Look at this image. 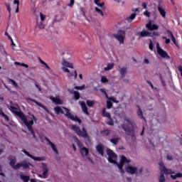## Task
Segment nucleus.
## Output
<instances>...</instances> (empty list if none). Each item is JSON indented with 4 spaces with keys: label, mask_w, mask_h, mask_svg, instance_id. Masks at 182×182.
<instances>
[{
    "label": "nucleus",
    "mask_w": 182,
    "mask_h": 182,
    "mask_svg": "<svg viewBox=\"0 0 182 182\" xmlns=\"http://www.w3.org/2000/svg\"><path fill=\"white\" fill-rule=\"evenodd\" d=\"M80 105L82 107V112L85 114H89V112L87 111V107L86 106V103L83 101L80 102Z\"/></svg>",
    "instance_id": "4be33fe9"
},
{
    "label": "nucleus",
    "mask_w": 182,
    "mask_h": 182,
    "mask_svg": "<svg viewBox=\"0 0 182 182\" xmlns=\"http://www.w3.org/2000/svg\"><path fill=\"white\" fill-rule=\"evenodd\" d=\"M55 112L57 113V114H59L60 113H63V114H65L68 119H70V120H73V122H77V123L81 124L82 120L79 119L77 117L73 116L70 112L69 109L65 107H57L54 108Z\"/></svg>",
    "instance_id": "7ed1b4c3"
},
{
    "label": "nucleus",
    "mask_w": 182,
    "mask_h": 182,
    "mask_svg": "<svg viewBox=\"0 0 182 182\" xmlns=\"http://www.w3.org/2000/svg\"><path fill=\"white\" fill-rule=\"evenodd\" d=\"M120 140V138H114V139H111L109 140V141L111 143H112V144H117V143H119V141Z\"/></svg>",
    "instance_id": "4c0bfd02"
},
{
    "label": "nucleus",
    "mask_w": 182,
    "mask_h": 182,
    "mask_svg": "<svg viewBox=\"0 0 182 182\" xmlns=\"http://www.w3.org/2000/svg\"><path fill=\"white\" fill-rule=\"evenodd\" d=\"M70 93H73L74 95V99H75V100H79V99H80V94L79 93V92L77 91H70Z\"/></svg>",
    "instance_id": "c85d7f7f"
},
{
    "label": "nucleus",
    "mask_w": 182,
    "mask_h": 182,
    "mask_svg": "<svg viewBox=\"0 0 182 182\" xmlns=\"http://www.w3.org/2000/svg\"><path fill=\"white\" fill-rule=\"evenodd\" d=\"M144 171L143 168H140L139 170L136 171V174H142Z\"/></svg>",
    "instance_id": "603ef678"
},
{
    "label": "nucleus",
    "mask_w": 182,
    "mask_h": 182,
    "mask_svg": "<svg viewBox=\"0 0 182 182\" xmlns=\"http://www.w3.org/2000/svg\"><path fill=\"white\" fill-rule=\"evenodd\" d=\"M107 124H109V126H114V123L113 122L112 120H110V121L107 122Z\"/></svg>",
    "instance_id": "052dcab7"
},
{
    "label": "nucleus",
    "mask_w": 182,
    "mask_h": 182,
    "mask_svg": "<svg viewBox=\"0 0 182 182\" xmlns=\"http://www.w3.org/2000/svg\"><path fill=\"white\" fill-rule=\"evenodd\" d=\"M9 82H11V83L13 85V86H15V87H18V84L16 83V82H15V80L9 78L8 79Z\"/></svg>",
    "instance_id": "a18cd8bd"
},
{
    "label": "nucleus",
    "mask_w": 182,
    "mask_h": 182,
    "mask_svg": "<svg viewBox=\"0 0 182 182\" xmlns=\"http://www.w3.org/2000/svg\"><path fill=\"white\" fill-rule=\"evenodd\" d=\"M95 11L98 14V15H100V16H105V14L103 13V11H105V8L103 7H95Z\"/></svg>",
    "instance_id": "412c9836"
},
{
    "label": "nucleus",
    "mask_w": 182,
    "mask_h": 182,
    "mask_svg": "<svg viewBox=\"0 0 182 182\" xmlns=\"http://www.w3.org/2000/svg\"><path fill=\"white\" fill-rule=\"evenodd\" d=\"M144 15L145 16H147V18H150L151 13L149 12V11H146L145 12H144Z\"/></svg>",
    "instance_id": "864d4df0"
},
{
    "label": "nucleus",
    "mask_w": 182,
    "mask_h": 182,
    "mask_svg": "<svg viewBox=\"0 0 182 182\" xmlns=\"http://www.w3.org/2000/svg\"><path fill=\"white\" fill-rule=\"evenodd\" d=\"M30 164H29L26 161H23L21 163H19V168H21V167H22V168H29Z\"/></svg>",
    "instance_id": "5701e85b"
},
{
    "label": "nucleus",
    "mask_w": 182,
    "mask_h": 182,
    "mask_svg": "<svg viewBox=\"0 0 182 182\" xmlns=\"http://www.w3.org/2000/svg\"><path fill=\"white\" fill-rule=\"evenodd\" d=\"M152 33V36H153V35L154 36H159V35H160V33H159L158 31H154L153 33Z\"/></svg>",
    "instance_id": "13d9d810"
},
{
    "label": "nucleus",
    "mask_w": 182,
    "mask_h": 182,
    "mask_svg": "<svg viewBox=\"0 0 182 182\" xmlns=\"http://www.w3.org/2000/svg\"><path fill=\"white\" fill-rule=\"evenodd\" d=\"M87 105L89 107H93L95 101L87 100Z\"/></svg>",
    "instance_id": "37998d69"
},
{
    "label": "nucleus",
    "mask_w": 182,
    "mask_h": 182,
    "mask_svg": "<svg viewBox=\"0 0 182 182\" xmlns=\"http://www.w3.org/2000/svg\"><path fill=\"white\" fill-rule=\"evenodd\" d=\"M6 6L9 12L11 13V5L6 4Z\"/></svg>",
    "instance_id": "680f3d73"
},
{
    "label": "nucleus",
    "mask_w": 182,
    "mask_h": 182,
    "mask_svg": "<svg viewBox=\"0 0 182 182\" xmlns=\"http://www.w3.org/2000/svg\"><path fill=\"white\" fill-rule=\"evenodd\" d=\"M153 48H154V44H153V41H151L149 44L150 50H153Z\"/></svg>",
    "instance_id": "6e6d98bb"
},
{
    "label": "nucleus",
    "mask_w": 182,
    "mask_h": 182,
    "mask_svg": "<svg viewBox=\"0 0 182 182\" xmlns=\"http://www.w3.org/2000/svg\"><path fill=\"white\" fill-rule=\"evenodd\" d=\"M31 121H26L25 122H23V124H25V126H26L28 130H29V132L31 133L33 137H34V139L36 137V136L35 135V132H33V129L32 128V126H33V121L36 122V120H38V119H36V117H35L34 115H31Z\"/></svg>",
    "instance_id": "6e6552de"
},
{
    "label": "nucleus",
    "mask_w": 182,
    "mask_h": 182,
    "mask_svg": "<svg viewBox=\"0 0 182 182\" xmlns=\"http://www.w3.org/2000/svg\"><path fill=\"white\" fill-rule=\"evenodd\" d=\"M102 116H104V117H107L108 119H110L111 117L110 113L106 112V108H104L102 110Z\"/></svg>",
    "instance_id": "f704fd0d"
},
{
    "label": "nucleus",
    "mask_w": 182,
    "mask_h": 182,
    "mask_svg": "<svg viewBox=\"0 0 182 182\" xmlns=\"http://www.w3.org/2000/svg\"><path fill=\"white\" fill-rule=\"evenodd\" d=\"M113 104L110 101H107V109H112Z\"/></svg>",
    "instance_id": "09e8293b"
},
{
    "label": "nucleus",
    "mask_w": 182,
    "mask_h": 182,
    "mask_svg": "<svg viewBox=\"0 0 182 182\" xmlns=\"http://www.w3.org/2000/svg\"><path fill=\"white\" fill-rule=\"evenodd\" d=\"M40 18H41V22H43V21H45V19H46V16H45L42 13H40Z\"/></svg>",
    "instance_id": "8fccbe9b"
},
{
    "label": "nucleus",
    "mask_w": 182,
    "mask_h": 182,
    "mask_svg": "<svg viewBox=\"0 0 182 182\" xmlns=\"http://www.w3.org/2000/svg\"><path fill=\"white\" fill-rule=\"evenodd\" d=\"M50 100L53 102V103H55L56 105H63V101L59 98V97H50Z\"/></svg>",
    "instance_id": "6ab92c4d"
},
{
    "label": "nucleus",
    "mask_w": 182,
    "mask_h": 182,
    "mask_svg": "<svg viewBox=\"0 0 182 182\" xmlns=\"http://www.w3.org/2000/svg\"><path fill=\"white\" fill-rule=\"evenodd\" d=\"M167 160H168L169 161H171V160H173V156H170V155H167L166 156Z\"/></svg>",
    "instance_id": "e2e57ef3"
},
{
    "label": "nucleus",
    "mask_w": 182,
    "mask_h": 182,
    "mask_svg": "<svg viewBox=\"0 0 182 182\" xmlns=\"http://www.w3.org/2000/svg\"><path fill=\"white\" fill-rule=\"evenodd\" d=\"M156 49H157V52H158L159 55H160V56H161V58L170 59V56L168 55V54H167V52L164 51V50H163V49H161V48H160V43H156Z\"/></svg>",
    "instance_id": "9b49d317"
},
{
    "label": "nucleus",
    "mask_w": 182,
    "mask_h": 182,
    "mask_svg": "<svg viewBox=\"0 0 182 182\" xmlns=\"http://www.w3.org/2000/svg\"><path fill=\"white\" fill-rule=\"evenodd\" d=\"M22 152L26 154V156H28V157H30V159H32L35 161H45V160H46V157L45 156H33V155L29 154V152L26 151V149H22Z\"/></svg>",
    "instance_id": "1a4fd4ad"
},
{
    "label": "nucleus",
    "mask_w": 182,
    "mask_h": 182,
    "mask_svg": "<svg viewBox=\"0 0 182 182\" xmlns=\"http://www.w3.org/2000/svg\"><path fill=\"white\" fill-rule=\"evenodd\" d=\"M85 85H82V86H75V89H76V90H85Z\"/></svg>",
    "instance_id": "de8ad7c7"
},
{
    "label": "nucleus",
    "mask_w": 182,
    "mask_h": 182,
    "mask_svg": "<svg viewBox=\"0 0 182 182\" xmlns=\"http://www.w3.org/2000/svg\"><path fill=\"white\" fill-rule=\"evenodd\" d=\"M41 178H48L46 176H45L43 173L42 174H38V175Z\"/></svg>",
    "instance_id": "bf43d9fd"
},
{
    "label": "nucleus",
    "mask_w": 182,
    "mask_h": 182,
    "mask_svg": "<svg viewBox=\"0 0 182 182\" xmlns=\"http://www.w3.org/2000/svg\"><path fill=\"white\" fill-rule=\"evenodd\" d=\"M114 38L119 41V43H124V38H126V33L123 31H119L118 33L114 34Z\"/></svg>",
    "instance_id": "9d476101"
},
{
    "label": "nucleus",
    "mask_w": 182,
    "mask_h": 182,
    "mask_svg": "<svg viewBox=\"0 0 182 182\" xmlns=\"http://www.w3.org/2000/svg\"><path fill=\"white\" fill-rule=\"evenodd\" d=\"M94 4H95V5H97L99 8H103V6H105V2L100 3V0H94Z\"/></svg>",
    "instance_id": "2f4dec72"
},
{
    "label": "nucleus",
    "mask_w": 182,
    "mask_h": 182,
    "mask_svg": "<svg viewBox=\"0 0 182 182\" xmlns=\"http://www.w3.org/2000/svg\"><path fill=\"white\" fill-rule=\"evenodd\" d=\"M74 140L75 143H77L78 147H80V153L81 156L83 157H86L87 154H89V149L82 144V142H80V140L77 138V136H74Z\"/></svg>",
    "instance_id": "0eeeda50"
},
{
    "label": "nucleus",
    "mask_w": 182,
    "mask_h": 182,
    "mask_svg": "<svg viewBox=\"0 0 182 182\" xmlns=\"http://www.w3.org/2000/svg\"><path fill=\"white\" fill-rule=\"evenodd\" d=\"M45 140L47 141L49 146H50L52 150L54 151L55 154H59V151H58V149L56 148V145H55L48 137H45Z\"/></svg>",
    "instance_id": "dca6fc26"
},
{
    "label": "nucleus",
    "mask_w": 182,
    "mask_h": 182,
    "mask_svg": "<svg viewBox=\"0 0 182 182\" xmlns=\"http://www.w3.org/2000/svg\"><path fill=\"white\" fill-rule=\"evenodd\" d=\"M36 87L39 90V92H42V88H41V85H38V82L35 83Z\"/></svg>",
    "instance_id": "4d7b16f0"
},
{
    "label": "nucleus",
    "mask_w": 182,
    "mask_h": 182,
    "mask_svg": "<svg viewBox=\"0 0 182 182\" xmlns=\"http://www.w3.org/2000/svg\"><path fill=\"white\" fill-rule=\"evenodd\" d=\"M171 41L173 42L174 45H176V46H177V48H178V43L177 41H176V38L174 37V35H173V33H171Z\"/></svg>",
    "instance_id": "a19ab883"
},
{
    "label": "nucleus",
    "mask_w": 182,
    "mask_h": 182,
    "mask_svg": "<svg viewBox=\"0 0 182 182\" xmlns=\"http://www.w3.org/2000/svg\"><path fill=\"white\" fill-rule=\"evenodd\" d=\"M136 13H133L129 16L126 18V21H127V22H132L136 18Z\"/></svg>",
    "instance_id": "c756f323"
},
{
    "label": "nucleus",
    "mask_w": 182,
    "mask_h": 182,
    "mask_svg": "<svg viewBox=\"0 0 182 182\" xmlns=\"http://www.w3.org/2000/svg\"><path fill=\"white\" fill-rule=\"evenodd\" d=\"M119 72L121 75V77H124V76H126V74L127 73V68H120L119 70Z\"/></svg>",
    "instance_id": "393cba45"
},
{
    "label": "nucleus",
    "mask_w": 182,
    "mask_h": 182,
    "mask_svg": "<svg viewBox=\"0 0 182 182\" xmlns=\"http://www.w3.org/2000/svg\"><path fill=\"white\" fill-rule=\"evenodd\" d=\"M146 28L149 31H157V29H159V26L151 23V21H149V23L146 24Z\"/></svg>",
    "instance_id": "4468645a"
},
{
    "label": "nucleus",
    "mask_w": 182,
    "mask_h": 182,
    "mask_svg": "<svg viewBox=\"0 0 182 182\" xmlns=\"http://www.w3.org/2000/svg\"><path fill=\"white\" fill-rule=\"evenodd\" d=\"M96 150L102 157L105 156V146L102 144L96 146Z\"/></svg>",
    "instance_id": "f3484780"
},
{
    "label": "nucleus",
    "mask_w": 182,
    "mask_h": 182,
    "mask_svg": "<svg viewBox=\"0 0 182 182\" xmlns=\"http://www.w3.org/2000/svg\"><path fill=\"white\" fill-rule=\"evenodd\" d=\"M0 116H2V117H4V119L7 120V122H9V117H8V115L4 113V111H2V108H0Z\"/></svg>",
    "instance_id": "c9c22d12"
},
{
    "label": "nucleus",
    "mask_w": 182,
    "mask_h": 182,
    "mask_svg": "<svg viewBox=\"0 0 182 182\" xmlns=\"http://www.w3.org/2000/svg\"><path fill=\"white\" fill-rule=\"evenodd\" d=\"M100 92H102V93H104V95H106V97H107V93L106 92V91H105L103 89H100Z\"/></svg>",
    "instance_id": "338daca9"
},
{
    "label": "nucleus",
    "mask_w": 182,
    "mask_h": 182,
    "mask_svg": "<svg viewBox=\"0 0 182 182\" xmlns=\"http://www.w3.org/2000/svg\"><path fill=\"white\" fill-rule=\"evenodd\" d=\"M71 130H73L77 136H80V137H83V139H87V140H89L90 137L87 134V131L85 128H82V130L80 129V127H77V125H71L70 126Z\"/></svg>",
    "instance_id": "39448f33"
},
{
    "label": "nucleus",
    "mask_w": 182,
    "mask_h": 182,
    "mask_svg": "<svg viewBox=\"0 0 182 182\" xmlns=\"http://www.w3.org/2000/svg\"><path fill=\"white\" fill-rule=\"evenodd\" d=\"M61 65L63 68H70V69H73V63H69V61L65 59H63Z\"/></svg>",
    "instance_id": "a211bd4d"
},
{
    "label": "nucleus",
    "mask_w": 182,
    "mask_h": 182,
    "mask_svg": "<svg viewBox=\"0 0 182 182\" xmlns=\"http://www.w3.org/2000/svg\"><path fill=\"white\" fill-rule=\"evenodd\" d=\"M11 42L13 50H19V46L15 48L16 46L15 45V43H14V40L12 38H11Z\"/></svg>",
    "instance_id": "e433bc0d"
},
{
    "label": "nucleus",
    "mask_w": 182,
    "mask_h": 182,
    "mask_svg": "<svg viewBox=\"0 0 182 182\" xmlns=\"http://www.w3.org/2000/svg\"><path fill=\"white\" fill-rule=\"evenodd\" d=\"M61 69L63 72H65V73H68V77H72L73 76V74L71 73L70 70L66 67H62Z\"/></svg>",
    "instance_id": "bb28decb"
},
{
    "label": "nucleus",
    "mask_w": 182,
    "mask_h": 182,
    "mask_svg": "<svg viewBox=\"0 0 182 182\" xmlns=\"http://www.w3.org/2000/svg\"><path fill=\"white\" fill-rule=\"evenodd\" d=\"M176 177H177V178H182V173H176Z\"/></svg>",
    "instance_id": "69168bd1"
},
{
    "label": "nucleus",
    "mask_w": 182,
    "mask_h": 182,
    "mask_svg": "<svg viewBox=\"0 0 182 182\" xmlns=\"http://www.w3.org/2000/svg\"><path fill=\"white\" fill-rule=\"evenodd\" d=\"M100 82L102 83H107V82H109V80H107V77H106V76H102L100 79Z\"/></svg>",
    "instance_id": "79ce46f5"
},
{
    "label": "nucleus",
    "mask_w": 182,
    "mask_h": 182,
    "mask_svg": "<svg viewBox=\"0 0 182 182\" xmlns=\"http://www.w3.org/2000/svg\"><path fill=\"white\" fill-rule=\"evenodd\" d=\"M7 107L9 110L12 112V113H14L16 116H18V117H19L23 123H25L28 120L25 114L22 113V112L18 111V108L11 105H8Z\"/></svg>",
    "instance_id": "423d86ee"
},
{
    "label": "nucleus",
    "mask_w": 182,
    "mask_h": 182,
    "mask_svg": "<svg viewBox=\"0 0 182 182\" xmlns=\"http://www.w3.org/2000/svg\"><path fill=\"white\" fill-rule=\"evenodd\" d=\"M14 4H16V14L19 12V0H14Z\"/></svg>",
    "instance_id": "58836bf2"
},
{
    "label": "nucleus",
    "mask_w": 182,
    "mask_h": 182,
    "mask_svg": "<svg viewBox=\"0 0 182 182\" xmlns=\"http://www.w3.org/2000/svg\"><path fill=\"white\" fill-rule=\"evenodd\" d=\"M36 26L38 28V29H45L46 26L43 21H37Z\"/></svg>",
    "instance_id": "7c9ffc66"
},
{
    "label": "nucleus",
    "mask_w": 182,
    "mask_h": 182,
    "mask_svg": "<svg viewBox=\"0 0 182 182\" xmlns=\"http://www.w3.org/2000/svg\"><path fill=\"white\" fill-rule=\"evenodd\" d=\"M121 127L125 133H128L129 136H131V140H132V141L136 140V133H134V130L137 129L136 122L130 119H124L123 123L121 124Z\"/></svg>",
    "instance_id": "f03ea898"
},
{
    "label": "nucleus",
    "mask_w": 182,
    "mask_h": 182,
    "mask_svg": "<svg viewBox=\"0 0 182 182\" xmlns=\"http://www.w3.org/2000/svg\"><path fill=\"white\" fill-rule=\"evenodd\" d=\"M126 171L129 173V174H136L137 167L129 165L126 167Z\"/></svg>",
    "instance_id": "ddd939ff"
},
{
    "label": "nucleus",
    "mask_w": 182,
    "mask_h": 182,
    "mask_svg": "<svg viewBox=\"0 0 182 182\" xmlns=\"http://www.w3.org/2000/svg\"><path fill=\"white\" fill-rule=\"evenodd\" d=\"M138 35H139L141 38H144L146 36H153L151 32L147 31H142L141 32H139Z\"/></svg>",
    "instance_id": "aec40b11"
},
{
    "label": "nucleus",
    "mask_w": 182,
    "mask_h": 182,
    "mask_svg": "<svg viewBox=\"0 0 182 182\" xmlns=\"http://www.w3.org/2000/svg\"><path fill=\"white\" fill-rule=\"evenodd\" d=\"M73 5H75V0H70V4H68V6H70V8H72V6H73Z\"/></svg>",
    "instance_id": "5fc2aeb1"
},
{
    "label": "nucleus",
    "mask_w": 182,
    "mask_h": 182,
    "mask_svg": "<svg viewBox=\"0 0 182 182\" xmlns=\"http://www.w3.org/2000/svg\"><path fill=\"white\" fill-rule=\"evenodd\" d=\"M9 166L14 170H19V163L16 164V160L15 159H10Z\"/></svg>",
    "instance_id": "2eb2a0df"
},
{
    "label": "nucleus",
    "mask_w": 182,
    "mask_h": 182,
    "mask_svg": "<svg viewBox=\"0 0 182 182\" xmlns=\"http://www.w3.org/2000/svg\"><path fill=\"white\" fill-rule=\"evenodd\" d=\"M70 58H72V55L70 53H67V55H65L64 59H65V60H68L70 59Z\"/></svg>",
    "instance_id": "3c124183"
},
{
    "label": "nucleus",
    "mask_w": 182,
    "mask_h": 182,
    "mask_svg": "<svg viewBox=\"0 0 182 182\" xmlns=\"http://www.w3.org/2000/svg\"><path fill=\"white\" fill-rule=\"evenodd\" d=\"M28 100H31V102H33V103H36V105H37V106H39V107H42V109L46 110V112H48L46 107H45L43 105L41 104L40 102H38V101L35 100H32L31 98H28Z\"/></svg>",
    "instance_id": "b1692460"
},
{
    "label": "nucleus",
    "mask_w": 182,
    "mask_h": 182,
    "mask_svg": "<svg viewBox=\"0 0 182 182\" xmlns=\"http://www.w3.org/2000/svg\"><path fill=\"white\" fill-rule=\"evenodd\" d=\"M158 11L161 15L162 18H166V10L160 6L158 7Z\"/></svg>",
    "instance_id": "cd10ccee"
},
{
    "label": "nucleus",
    "mask_w": 182,
    "mask_h": 182,
    "mask_svg": "<svg viewBox=\"0 0 182 182\" xmlns=\"http://www.w3.org/2000/svg\"><path fill=\"white\" fill-rule=\"evenodd\" d=\"M20 176V179L22 180L23 182H29V180H31V177L29 176H25L23 175L22 173L19 174Z\"/></svg>",
    "instance_id": "a878e982"
},
{
    "label": "nucleus",
    "mask_w": 182,
    "mask_h": 182,
    "mask_svg": "<svg viewBox=\"0 0 182 182\" xmlns=\"http://www.w3.org/2000/svg\"><path fill=\"white\" fill-rule=\"evenodd\" d=\"M137 114L139 119H144V116H143V111L141 110V108H140V107H138Z\"/></svg>",
    "instance_id": "473e14b6"
},
{
    "label": "nucleus",
    "mask_w": 182,
    "mask_h": 182,
    "mask_svg": "<svg viewBox=\"0 0 182 182\" xmlns=\"http://www.w3.org/2000/svg\"><path fill=\"white\" fill-rule=\"evenodd\" d=\"M107 99H108V100H111L114 103H119V102L117 100H116V99H114V97H109L107 96Z\"/></svg>",
    "instance_id": "49530a36"
},
{
    "label": "nucleus",
    "mask_w": 182,
    "mask_h": 182,
    "mask_svg": "<svg viewBox=\"0 0 182 182\" xmlns=\"http://www.w3.org/2000/svg\"><path fill=\"white\" fill-rule=\"evenodd\" d=\"M40 63H41V65H43L45 66V68H46V69L48 70H50V67H49V65H48V63H45V61H43L42 59L39 58L38 59Z\"/></svg>",
    "instance_id": "72a5a7b5"
},
{
    "label": "nucleus",
    "mask_w": 182,
    "mask_h": 182,
    "mask_svg": "<svg viewBox=\"0 0 182 182\" xmlns=\"http://www.w3.org/2000/svg\"><path fill=\"white\" fill-rule=\"evenodd\" d=\"M107 154L108 156V161L112 164H117L118 168L120 170V172L122 173V174H124V169H123V166H124V164H129V163H132V161L130 159H127L126 156H122L119 164H117V155L114 154L113 151L111 149H107Z\"/></svg>",
    "instance_id": "f257e3e1"
},
{
    "label": "nucleus",
    "mask_w": 182,
    "mask_h": 182,
    "mask_svg": "<svg viewBox=\"0 0 182 182\" xmlns=\"http://www.w3.org/2000/svg\"><path fill=\"white\" fill-rule=\"evenodd\" d=\"M159 166L161 171V175L159 177V181L166 182V176H164V174H174V172H173L171 169L166 168L163 162H159Z\"/></svg>",
    "instance_id": "20e7f679"
},
{
    "label": "nucleus",
    "mask_w": 182,
    "mask_h": 182,
    "mask_svg": "<svg viewBox=\"0 0 182 182\" xmlns=\"http://www.w3.org/2000/svg\"><path fill=\"white\" fill-rule=\"evenodd\" d=\"M14 63L16 65H18L19 66H23V68H29V65H26L25 63H21L19 62H15Z\"/></svg>",
    "instance_id": "c03bdc74"
},
{
    "label": "nucleus",
    "mask_w": 182,
    "mask_h": 182,
    "mask_svg": "<svg viewBox=\"0 0 182 182\" xmlns=\"http://www.w3.org/2000/svg\"><path fill=\"white\" fill-rule=\"evenodd\" d=\"M86 161H90V163H92V164H93V160H92V159H90V157H87Z\"/></svg>",
    "instance_id": "0e129e2a"
},
{
    "label": "nucleus",
    "mask_w": 182,
    "mask_h": 182,
    "mask_svg": "<svg viewBox=\"0 0 182 182\" xmlns=\"http://www.w3.org/2000/svg\"><path fill=\"white\" fill-rule=\"evenodd\" d=\"M41 170H42V173L48 177H49V171H50V168H49V165H48L46 163H41Z\"/></svg>",
    "instance_id": "f8f14e48"
},
{
    "label": "nucleus",
    "mask_w": 182,
    "mask_h": 182,
    "mask_svg": "<svg viewBox=\"0 0 182 182\" xmlns=\"http://www.w3.org/2000/svg\"><path fill=\"white\" fill-rule=\"evenodd\" d=\"M142 6L144 9H147V4L146 3H142Z\"/></svg>",
    "instance_id": "774afa93"
},
{
    "label": "nucleus",
    "mask_w": 182,
    "mask_h": 182,
    "mask_svg": "<svg viewBox=\"0 0 182 182\" xmlns=\"http://www.w3.org/2000/svg\"><path fill=\"white\" fill-rule=\"evenodd\" d=\"M113 66H114V64L109 63V64L107 65V67H105L104 68V70H110L113 69Z\"/></svg>",
    "instance_id": "ea45409f"
}]
</instances>
